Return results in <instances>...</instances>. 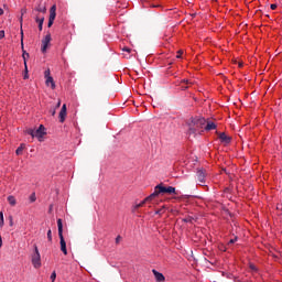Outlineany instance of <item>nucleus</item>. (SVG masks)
Masks as SVG:
<instances>
[{
    "mask_svg": "<svg viewBox=\"0 0 282 282\" xmlns=\"http://www.w3.org/2000/svg\"><path fill=\"white\" fill-rule=\"evenodd\" d=\"M188 129V135L193 138H197V135H202L204 133V127H206V118L204 117H192L186 122Z\"/></svg>",
    "mask_w": 282,
    "mask_h": 282,
    "instance_id": "1",
    "label": "nucleus"
},
{
    "mask_svg": "<svg viewBox=\"0 0 282 282\" xmlns=\"http://www.w3.org/2000/svg\"><path fill=\"white\" fill-rule=\"evenodd\" d=\"M57 230L59 237V246L63 254L67 256V242L65 241V237L63 236V219H57Z\"/></svg>",
    "mask_w": 282,
    "mask_h": 282,
    "instance_id": "2",
    "label": "nucleus"
},
{
    "mask_svg": "<svg viewBox=\"0 0 282 282\" xmlns=\"http://www.w3.org/2000/svg\"><path fill=\"white\" fill-rule=\"evenodd\" d=\"M162 193H167V195H175V187L173 186L164 187L162 184H159L154 187V192L151 194L150 197L155 199V197H158V195Z\"/></svg>",
    "mask_w": 282,
    "mask_h": 282,
    "instance_id": "3",
    "label": "nucleus"
},
{
    "mask_svg": "<svg viewBox=\"0 0 282 282\" xmlns=\"http://www.w3.org/2000/svg\"><path fill=\"white\" fill-rule=\"evenodd\" d=\"M30 135H32V138H37V140L41 142L43 140V135H45V126L41 124L39 127V129L36 130H30L29 131Z\"/></svg>",
    "mask_w": 282,
    "mask_h": 282,
    "instance_id": "4",
    "label": "nucleus"
},
{
    "mask_svg": "<svg viewBox=\"0 0 282 282\" xmlns=\"http://www.w3.org/2000/svg\"><path fill=\"white\" fill-rule=\"evenodd\" d=\"M32 265L35 269L41 268V253L39 252V247L34 246V253L31 257Z\"/></svg>",
    "mask_w": 282,
    "mask_h": 282,
    "instance_id": "5",
    "label": "nucleus"
},
{
    "mask_svg": "<svg viewBox=\"0 0 282 282\" xmlns=\"http://www.w3.org/2000/svg\"><path fill=\"white\" fill-rule=\"evenodd\" d=\"M206 177H208V172L205 169H199L196 172V178L200 186L206 184Z\"/></svg>",
    "mask_w": 282,
    "mask_h": 282,
    "instance_id": "6",
    "label": "nucleus"
},
{
    "mask_svg": "<svg viewBox=\"0 0 282 282\" xmlns=\"http://www.w3.org/2000/svg\"><path fill=\"white\" fill-rule=\"evenodd\" d=\"M44 77L46 78V87H51L52 89H56V83H54V77L50 75V69L44 72Z\"/></svg>",
    "mask_w": 282,
    "mask_h": 282,
    "instance_id": "7",
    "label": "nucleus"
},
{
    "mask_svg": "<svg viewBox=\"0 0 282 282\" xmlns=\"http://www.w3.org/2000/svg\"><path fill=\"white\" fill-rule=\"evenodd\" d=\"M50 43H52V34L47 33L42 40V53L45 54L47 48L50 47Z\"/></svg>",
    "mask_w": 282,
    "mask_h": 282,
    "instance_id": "8",
    "label": "nucleus"
},
{
    "mask_svg": "<svg viewBox=\"0 0 282 282\" xmlns=\"http://www.w3.org/2000/svg\"><path fill=\"white\" fill-rule=\"evenodd\" d=\"M65 118H67V105H63L59 111V122H65Z\"/></svg>",
    "mask_w": 282,
    "mask_h": 282,
    "instance_id": "9",
    "label": "nucleus"
},
{
    "mask_svg": "<svg viewBox=\"0 0 282 282\" xmlns=\"http://www.w3.org/2000/svg\"><path fill=\"white\" fill-rule=\"evenodd\" d=\"M218 138L223 144H230L232 142V138L228 137L226 132L220 133Z\"/></svg>",
    "mask_w": 282,
    "mask_h": 282,
    "instance_id": "10",
    "label": "nucleus"
},
{
    "mask_svg": "<svg viewBox=\"0 0 282 282\" xmlns=\"http://www.w3.org/2000/svg\"><path fill=\"white\" fill-rule=\"evenodd\" d=\"M215 129H217V124L213 121H206L203 128L204 131H215Z\"/></svg>",
    "mask_w": 282,
    "mask_h": 282,
    "instance_id": "11",
    "label": "nucleus"
},
{
    "mask_svg": "<svg viewBox=\"0 0 282 282\" xmlns=\"http://www.w3.org/2000/svg\"><path fill=\"white\" fill-rule=\"evenodd\" d=\"M147 202H153V197H151V194L148 197H145L141 203L135 204L133 207V210H138V208H142V206H144Z\"/></svg>",
    "mask_w": 282,
    "mask_h": 282,
    "instance_id": "12",
    "label": "nucleus"
},
{
    "mask_svg": "<svg viewBox=\"0 0 282 282\" xmlns=\"http://www.w3.org/2000/svg\"><path fill=\"white\" fill-rule=\"evenodd\" d=\"M154 276H155V280L158 282H163L165 281V278H164V274H162L161 272H158L155 269L152 270Z\"/></svg>",
    "mask_w": 282,
    "mask_h": 282,
    "instance_id": "13",
    "label": "nucleus"
},
{
    "mask_svg": "<svg viewBox=\"0 0 282 282\" xmlns=\"http://www.w3.org/2000/svg\"><path fill=\"white\" fill-rule=\"evenodd\" d=\"M51 20L55 21L56 19V4H53L50 9V18Z\"/></svg>",
    "mask_w": 282,
    "mask_h": 282,
    "instance_id": "14",
    "label": "nucleus"
},
{
    "mask_svg": "<svg viewBox=\"0 0 282 282\" xmlns=\"http://www.w3.org/2000/svg\"><path fill=\"white\" fill-rule=\"evenodd\" d=\"M35 21H36V23L39 25L40 32H43V23L45 22V18L44 17H42V18L36 17Z\"/></svg>",
    "mask_w": 282,
    "mask_h": 282,
    "instance_id": "15",
    "label": "nucleus"
},
{
    "mask_svg": "<svg viewBox=\"0 0 282 282\" xmlns=\"http://www.w3.org/2000/svg\"><path fill=\"white\" fill-rule=\"evenodd\" d=\"M7 202H9L10 206H17V198L12 195L8 196Z\"/></svg>",
    "mask_w": 282,
    "mask_h": 282,
    "instance_id": "16",
    "label": "nucleus"
},
{
    "mask_svg": "<svg viewBox=\"0 0 282 282\" xmlns=\"http://www.w3.org/2000/svg\"><path fill=\"white\" fill-rule=\"evenodd\" d=\"M188 85H192V83L188 82V79H183V80H181V87H182V89H188Z\"/></svg>",
    "mask_w": 282,
    "mask_h": 282,
    "instance_id": "17",
    "label": "nucleus"
},
{
    "mask_svg": "<svg viewBox=\"0 0 282 282\" xmlns=\"http://www.w3.org/2000/svg\"><path fill=\"white\" fill-rule=\"evenodd\" d=\"M23 149H25V147H24L23 144H21V145L15 150L17 155H22V154H23Z\"/></svg>",
    "mask_w": 282,
    "mask_h": 282,
    "instance_id": "18",
    "label": "nucleus"
},
{
    "mask_svg": "<svg viewBox=\"0 0 282 282\" xmlns=\"http://www.w3.org/2000/svg\"><path fill=\"white\" fill-rule=\"evenodd\" d=\"M23 61H24V67H25V70H28V61H26V58H25V56H30V54H28V53H23Z\"/></svg>",
    "mask_w": 282,
    "mask_h": 282,
    "instance_id": "19",
    "label": "nucleus"
},
{
    "mask_svg": "<svg viewBox=\"0 0 282 282\" xmlns=\"http://www.w3.org/2000/svg\"><path fill=\"white\" fill-rule=\"evenodd\" d=\"M37 12H42L43 14H45V12H47V9L45 7H39L36 8Z\"/></svg>",
    "mask_w": 282,
    "mask_h": 282,
    "instance_id": "20",
    "label": "nucleus"
},
{
    "mask_svg": "<svg viewBox=\"0 0 282 282\" xmlns=\"http://www.w3.org/2000/svg\"><path fill=\"white\" fill-rule=\"evenodd\" d=\"M46 235H47V240L52 242V229H48Z\"/></svg>",
    "mask_w": 282,
    "mask_h": 282,
    "instance_id": "21",
    "label": "nucleus"
},
{
    "mask_svg": "<svg viewBox=\"0 0 282 282\" xmlns=\"http://www.w3.org/2000/svg\"><path fill=\"white\" fill-rule=\"evenodd\" d=\"M30 202H31V203L36 202V194L33 193V194L30 196Z\"/></svg>",
    "mask_w": 282,
    "mask_h": 282,
    "instance_id": "22",
    "label": "nucleus"
},
{
    "mask_svg": "<svg viewBox=\"0 0 282 282\" xmlns=\"http://www.w3.org/2000/svg\"><path fill=\"white\" fill-rule=\"evenodd\" d=\"M122 52H127L128 54H131V52H133V51L130 47L124 46L122 48Z\"/></svg>",
    "mask_w": 282,
    "mask_h": 282,
    "instance_id": "23",
    "label": "nucleus"
},
{
    "mask_svg": "<svg viewBox=\"0 0 282 282\" xmlns=\"http://www.w3.org/2000/svg\"><path fill=\"white\" fill-rule=\"evenodd\" d=\"M155 215H164V207H162L161 209H158L155 212Z\"/></svg>",
    "mask_w": 282,
    "mask_h": 282,
    "instance_id": "24",
    "label": "nucleus"
},
{
    "mask_svg": "<svg viewBox=\"0 0 282 282\" xmlns=\"http://www.w3.org/2000/svg\"><path fill=\"white\" fill-rule=\"evenodd\" d=\"M239 238L238 237H235L234 239H230L229 242H228V246L232 245V243H236V241L238 240Z\"/></svg>",
    "mask_w": 282,
    "mask_h": 282,
    "instance_id": "25",
    "label": "nucleus"
},
{
    "mask_svg": "<svg viewBox=\"0 0 282 282\" xmlns=\"http://www.w3.org/2000/svg\"><path fill=\"white\" fill-rule=\"evenodd\" d=\"M51 281H52V282L56 281V271H54V272L51 274Z\"/></svg>",
    "mask_w": 282,
    "mask_h": 282,
    "instance_id": "26",
    "label": "nucleus"
},
{
    "mask_svg": "<svg viewBox=\"0 0 282 282\" xmlns=\"http://www.w3.org/2000/svg\"><path fill=\"white\" fill-rule=\"evenodd\" d=\"M184 54V51H178L177 52V55H176V58H182V55Z\"/></svg>",
    "mask_w": 282,
    "mask_h": 282,
    "instance_id": "27",
    "label": "nucleus"
},
{
    "mask_svg": "<svg viewBox=\"0 0 282 282\" xmlns=\"http://www.w3.org/2000/svg\"><path fill=\"white\" fill-rule=\"evenodd\" d=\"M9 219H10L9 226H11V227L14 226V220H13L12 216H10Z\"/></svg>",
    "mask_w": 282,
    "mask_h": 282,
    "instance_id": "28",
    "label": "nucleus"
},
{
    "mask_svg": "<svg viewBox=\"0 0 282 282\" xmlns=\"http://www.w3.org/2000/svg\"><path fill=\"white\" fill-rule=\"evenodd\" d=\"M6 37V31H0V40Z\"/></svg>",
    "mask_w": 282,
    "mask_h": 282,
    "instance_id": "29",
    "label": "nucleus"
},
{
    "mask_svg": "<svg viewBox=\"0 0 282 282\" xmlns=\"http://www.w3.org/2000/svg\"><path fill=\"white\" fill-rule=\"evenodd\" d=\"M48 28H52V25H54V20H52V19H48Z\"/></svg>",
    "mask_w": 282,
    "mask_h": 282,
    "instance_id": "30",
    "label": "nucleus"
},
{
    "mask_svg": "<svg viewBox=\"0 0 282 282\" xmlns=\"http://www.w3.org/2000/svg\"><path fill=\"white\" fill-rule=\"evenodd\" d=\"M184 221H185L186 224H188V223L193 221V218H191V217L184 218Z\"/></svg>",
    "mask_w": 282,
    "mask_h": 282,
    "instance_id": "31",
    "label": "nucleus"
},
{
    "mask_svg": "<svg viewBox=\"0 0 282 282\" xmlns=\"http://www.w3.org/2000/svg\"><path fill=\"white\" fill-rule=\"evenodd\" d=\"M122 239V237H120V236H117V238H116V243H120V240Z\"/></svg>",
    "mask_w": 282,
    "mask_h": 282,
    "instance_id": "32",
    "label": "nucleus"
},
{
    "mask_svg": "<svg viewBox=\"0 0 282 282\" xmlns=\"http://www.w3.org/2000/svg\"><path fill=\"white\" fill-rule=\"evenodd\" d=\"M270 8H271V10H275L278 8V6L276 4H271Z\"/></svg>",
    "mask_w": 282,
    "mask_h": 282,
    "instance_id": "33",
    "label": "nucleus"
},
{
    "mask_svg": "<svg viewBox=\"0 0 282 282\" xmlns=\"http://www.w3.org/2000/svg\"><path fill=\"white\" fill-rule=\"evenodd\" d=\"M250 269L257 271V267H254V264H250Z\"/></svg>",
    "mask_w": 282,
    "mask_h": 282,
    "instance_id": "34",
    "label": "nucleus"
},
{
    "mask_svg": "<svg viewBox=\"0 0 282 282\" xmlns=\"http://www.w3.org/2000/svg\"><path fill=\"white\" fill-rule=\"evenodd\" d=\"M0 221H3V212L0 213Z\"/></svg>",
    "mask_w": 282,
    "mask_h": 282,
    "instance_id": "35",
    "label": "nucleus"
},
{
    "mask_svg": "<svg viewBox=\"0 0 282 282\" xmlns=\"http://www.w3.org/2000/svg\"><path fill=\"white\" fill-rule=\"evenodd\" d=\"M3 246V238L0 236V248Z\"/></svg>",
    "mask_w": 282,
    "mask_h": 282,
    "instance_id": "36",
    "label": "nucleus"
},
{
    "mask_svg": "<svg viewBox=\"0 0 282 282\" xmlns=\"http://www.w3.org/2000/svg\"><path fill=\"white\" fill-rule=\"evenodd\" d=\"M3 14H4L3 9H0V17H3Z\"/></svg>",
    "mask_w": 282,
    "mask_h": 282,
    "instance_id": "37",
    "label": "nucleus"
},
{
    "mask_svg": "<svg viewBox=\"0 0 282 282\" xmlns=\"http://www.w3.org/2000/svg\"><path fill=\"white\" fill-rule=\"evenodd\" d=\"M4 220H0V228H3Z\"/></svg>",
    "mask_w": 282,
    "mask_h": 282,
    "instance_id": "38",
    "label": "nucleus"
},
{
    "mask_svg": "<svg viewBox=\"0 0 282 282\" xmlns=\"http://www.w3.org/2000/svg\"><path fill=\"white\" fill-rule=\"evenodd\" d=\"M57 107H61V101L57 102Z\"/></svg>",
    "mask_w": 282,
    "mask_h": 282,
    "instance_id": "39",
    "label": "nucleus"
},
{
    "mask_svg": "<svg viewBox=\"0 0 282 282\" xmlns=\"http://www.w3.org/2000/svg\"><path fill=\"white\" fill-rule=\"evenodd\" d=\"M56 113V111H53L52 116H54Z\"/></svg>",
    "mask_w": 282,
    "mask_h": 282,
    "instance_id": "40",
    "label": "nucleus"
},
{
    "mask_svg": "<svg viewBox=\"0 0 282 282\" xmlns=\"http://www.w3.org/2000/svg\"><path fill=\"white\" fill-rule=\"evenodd\" d=\"M24 78H28V75H25Z\"/></svg>",
    "mask_w": 282,
    "mask_h": 282,
    "instance_id": "41",
    "label": "nucleus"
},
{
    "mask_svg": "<svg viewBox=\"0 0 282 282\" xmlns=\"http://www.w3.org/2000/svg\"><path fill=\"white\" fill-rule=\"evenodd\" d=\"M21 34H23V30L21 31Z\"/></svg>",
    "mask_w": 282,
    "mask_h": 282,
    "instance_id": "42",
    "label": "nucleus"
}]
</instances>
